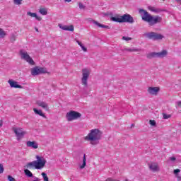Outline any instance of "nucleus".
<instances>
[{
  "instance_id": "nucleus-28",
  "label": "nucleus",
  "mask_w": 181,
  "mask_h": 181,
  "mask_svg": "<svg viewBox=\"0 0 181 181\" xmlns=\"http://www.w3.org/2000/svg\"><path fill=\"white\" fill-rule=\"evenodd\" d=\"M6 37V33L3 28H0V39H4Z\"/></svg>"
},
{
  "instance_id": "nucleus-24",
  "label": "nucleus",
  "mask_w": 181,
  "mask_h": 181,
  "mask_svg": "<svg viewBox=\"0 0 181 181\" xmlns=\"http://www.w3.org/2000/svg\"><path fill=\"white\" fill-rule=\"evenodd\" d=\"M87 166V158L86 157V154L83 155V162L79 165L80 169H84Z\"/></svg>"
},
{
  "instance_id": "nucleus-5",
  "label": "nucleus",
  "mask_w": 181,
  "mask_h": 181,
  "mask_svg": "<svg viewBox=\"0 0 181 181\" xmlns=\"http://www.w3.org/2000/svg\"><path fill=\"white\" fill-rule=\"evenodd\" d=\"M20 56H21V59H22V60H25V62H27V63H28L31 66H35V61H33L32 57H30V55H29V54H28V52H26L25 50H23V49H21L20 50Z\"/></svg>"
},
{
  "instance_id": "nucleus-34",
  "label": "nucleus",
  "mask_w": 181,
  "mask_h": 181,
  "mask_svg": "<svg viewBox=\"0 0 181 181\" xmlns=\"http://www.w3.org/2000/svg\"><path fill=\"white\" fill-rule=\"evenodd\" d=\"M122 40H125L126 42H128L129 40H132V38L131 37H125V36H123L122 37Z\"/></svg>"
},
{
  "instance_id": "nucleus-36",
  "label": "nucleus",
  "mask_w": 181,
  "mask_h": 181,
  "mask_svg": "<svg viewBox=\"0 0 181 181\" xmlns=\"http://www.w3.org/2000/svg\"><path fill=\"white\" fill-rule=\"evenodd\" d=\"M8 181H16V180L15 178H13V177L8 175Z\"/></svg>"
},
{
  "instance_id": "nucleus-35",
  "label": "nucleus",
  "mask_w": 181,
  "mask_h": 181,
  "mask_svg": "<svg viewBox=\"0 0 181 181\" xmlns=\"http://www.w3.org/2000/svg\"><path fill=\"white\" fill-rule=\"evenodd\" d=\"M175 107H176V108H181V100L177 101L175 103Z\"/></svg>"
},
{
  "instance_id": "nucleus-18",
  "label": "nucleus",
  "mask_w": 181,
  "mask_h": 181,
  "mask_svg": "<svg viewBox=\"0 0 181 181\" xmlns=\"http://www.w3.org/2000/svg\"><path fill=\"white\" fill-rule=\"evenodd\" d=\"M27 15L28 16H30L31 18H35L36 21H38V22H40L42 21V18L40 16H37V13H32L30 11L27 12Z\"/></svg>"
},
{
  "instance_id": "nucleus-48",
  "label": "nucleus",
  "mask_w": 181,
  "mask_h": 181,
  "mask_svg": "<svg viewBox=\"0 0 181 181\" xmlns=\"http://www.w3.org/2000/svg\"><path fill=\"white\" fill-rule=\"evenodd\" d=\"M0 19H1V16H0Z\"/></svg>"
},
{
  "instance_id": "nucleus-16",
  "label": "nucleus",
  "mask_w": 181,
  "mask_h": 181,
  "mask_svg": "<svg viewBox=\"0 0 181 181\" xmlns=\"http://www.w3.org/2000/svg\"><path fill=\"white\" fill-rule=\"evenodd\" d=\"M37 105H38V107L42 108V110H45V111H49V104H47V103L46 102L39 100L37 101Z\"/></svg>"
},
{
  "instance_id": "nucleus-17",
  "label": "nucleus",
  "mask_w": 181,
  "mask_h": 181,
  "mask_svg": "<svg viewBox=\"0 0 181 181\" xmlns=\"http://www.w3.org/2000/svg\"><path fill=\"white\" fill-rule=\"evenodd\" d=\"M26 145L28 148H33V149H37L39 148V144H37V142H36V141H28L26 142Z\"/></svg>"
},
{
  "instance_id": "nucleus-14",
  "label": "nucleus",
  "mask_w": 181,
  "mask_h": 181,
  "mask_svg": "<svg viewBox=\"0 0 181 181\" xmlns=\"http://www.w3.org/2000/svg\"><path fill=\"white\" fill-rule=\"evenodd\" d=\"M8 84L11 88H23V86L19 85V82L9 79L8 81Z\"/></svg>"
},
{
  "instance_id": "nucleus-6",
  "label": "nucleus",
  "mask_w": 181,
  "mask_h": 181,
  "mask_svg": "<svg viewBox=\"0 0 181 181\" xmlns=\"http://www.w3.org/2000/svg\"><path fill=\"white\" fill-rule=\"evenodd\" d=\"M66 120L69 122L81 118V114L78 112L71 110L66 114Z\"/></svg>"
},
{
  "instance_id": "nucleus-20",
  "label": "nucleus",
  "mask_w": 181,
  "mask_h": 181,
  "mask_svg": "<svg viewBox=\"0 0 181 181\" xmlns=\"http://www.w3.org/2000/svg\"><path fill=\"white\" fill-rule=\"evenodd\" d=\"M92 23H93V25H95L96 26H98V28H102L103 29H110V27H108V25L101 24L94 20H92Z\"/></svg>"
},
{
  "instance_id": "nucleus-1",
  "label": "nucleus",
  "mask_w": 181,
  "mask_h": 181,
  "mask_svg": "<svg viewBox=\"0 0 181 181\" xmlns=\"http://www.w3.org/2000/svg\"><path fill=\"white\" fill-rule=\"evenodd\" d=\"M103 138V132L98 129H93L90 131L86 136L84 137L85 141L90 142V145H98L100 141Z\"/></svg>"
},
{
  "instance_id": "nucleus-12",
  "label": "nucleus",
  "mask_w": 181,
  "mask_h": 181,
  "mask_svg": "<svg viewBox=\"0 0 181 181\" xmlns=\"http://www.w3.org/2000/svg\"><path fill=\"white\" fill-rule=\"evenodd\" d=\"M148 168L151 172H159L160 168H159V164L156 162H152L148 163Z\"/></svg>"
},
{
  "instance_id": "nucleus-37",
  "label": "nucleus",
  "mask_w": 181,
  "mask_h": 181,
  "mask_svg": "<svg viewBox=\"0 0 181 181\" xmlns=\"http://www.w3.org/2000/svg\"><path fill=\"white\" fill-rule=\"evenodd\" d=\"M78 6L80 9H84L86 7L84 6V5L83 4V3H79L78 4Z\"/></svg>"
},
{
  "instance_id": "nucleus-41",
  "label": "nucleus",
  "mask_w": 181,
  "mask_h": 181,
  "mask_svg": "<svg viewBox=\"0 0 181 181\" xmlns=\"http://www.w3.org/2000/svg\"><path fill=\"white\" fill-rule=\"evenodd\" d=\"M170 160L175 161V160H176V158L175 157H170Z\"/></svg>"
},
{
  "instance_id": "nucleus-10",
  "label": "nucleus",
  "mask_w": 181,
  "mask_h": 181,
  "mask_svg": "<svg viewBox=\"0 0 181 181\" xmlns=\"http://www.w3.org/2000/svg\"><path fill=\"white\" fill-rule=\"evenodd\" d=\"M144 36L152 40H162V38L163 37V35L155 32L146 33H144Z\"/></svg>"
},
{
  "instance_id": "nucleus-30",
  "label": "nucleus",
  "mask_w": 181,
  "mask_h": 181,
  "mask_svg": "<svg viewBox=\"0 0 181 181\" xmlns=\"http://www.w3.org/2000/svg\"><path fill=\"white\" fill-rule=\"evenodd\" d=\"M15 40H16V35H15L14 34H12L10 37V42H11V43H13Z\"/></svg>"
},
{
  "instance_id": "nucleus-49",
  "label": "nucleus",
  "mask_w": 181,
  "mask_h": 181,
  "mask_svg": "<svg viewBox=\"0 0 181 181\" xmlns=\"http://www.w3.org/2000/svg\"><path fill=\"white\" fill-rule=\"evenodd\" d=\"M163 1H165V0H163Z\"/></svg>"
},
{
  "instance_id": "nucleus-4",
  "label": "nucleus",
  "mask_w": 181,
  "mask_h": 181,
  "mask_svg": "<svg viewBox=\"0 0 181 181\" xmlns=\"http://www.w3.org/2000/svg\"><path fill=\"white\" fill-rule=\"evenodd\" d=\"M81 83L83 86L87 87V86H88V78L90 77V74H91V69L90 68H83L81 70Z\"/></svg>"
},
{
  "instance_id": "nucleus-42",
  "label": "nucleus",
  "mask_w": 181,
  "mask_h": 181,
  "mask_svg": "<svg viewBox=\"0 0 181 181\" xmlns=\"http://www.w3.org/2000/svg\"><path fill=\"white\" fill-rule=\"evenodd\" d=\"M2 125H4V122H2V120H0V128L1 127H2Z\"/></svg>"
},
{
  "instance_id": "nucleus-15",
  "label": "nucleus",
  "mask_w": 181,
  "mask_h": 181,
  "mask_svg": "<svg viewBox=\"0 0 181 181\" xmlns=\"http://www.w3.org/2000/svg\"><path fill=\"white\" fill-rule=\"evenodd\" d=\"M58 26L62 30H67L68 32H74V26L71 25H64L63 24H58Z\"/></svg>"
},
{
  "instance_id": "nucleus-38",
  "label": "nucleus",
  "mask_w": 181,
  "mask_h": 181,
  "mask_svg": "<svg viewBox=\"0 0 181 181\" xmlns=\"http://www.w3.org/2000/svg\"><path fill=\"white\" fill-rule=\"evenodd\" d=\"M1 173H4V165L2 164H0V175Z\"/></svg>"
},
{
  "instance_id": "nucleus-40",
  "label": "nucleus",
  "mask_w": 181,
  "mask_h": 181,
  "mask_svg": "<svg viewBox=\"0 0 181 181\" xmlns=\"http://www.w3.org/2000/svg\"><path fill=\"white\" fill-rule=\"evenodd\" d=\"M31 181H40V178L37 177H33V180Z\"/></svg>"
},
{
  "instance_id": "nucleus-9",
  "label": "nucleus",
  "mask_w": 181,
  "mask_h": 181,
  "mask_svg": "<svg viewBox=\"0 0 181 181\" xmlns=\"http://www.w3.org/2000/svg\"><path fill=\"white\" fill-rule=\"evenodd\" d=\"M47 73V69L42 66H35L31 69L32 76H39L40 74H46Z\"/></svg>"
},
{
  "instance_id": "nucleus-39",
  "label": "nucleus",
  "mask_w": 181,
  "mask_h": 181,
  "mask_svg": "<svg viewBox=\"0 0 181 181\" xmlns=\"http://www.w3.org/2000/svg\"><path fill=\"white\" fill-rule=\"evenodd\" d=\"M180 173V169H175L174 170V174L175 175H177V173Z\"/></svg>"
},
{
  "instance_id": "nucleus-7",
  "label": "nucleus",
  "mask_w": 181,
  "mask_h": 181,
  "mask_svg": "<svg viewBox=\"0 0 181 181\" xmlns=\"http://www.w3.org/2000/svg\"><path fill=\"white\" fill-rule=\"evenodd\" d=\"M168 56V51L165 49L160 52H151L147 54V59H155L158 57V59H163V57H166Z\"/></svg>"
},
{
  "instance_id": "nucleus-33",
  "label": "nucleus",
  "mask_w": 181,
  "mask_h": 181,
  "mask_svg": "<svg viewBox=\"0 0 181 181\" xmlns=\"http://www.w3.org/2000/svg\"><path fill=\"white\" fill-rule=\"evenodd\" d=\"M149 124L151 125V127H156V122L155 120H149Z\"/></svg>"
},
{
  "instance_id": "nucleus-44",
  "label": "nucleus",
  "mask_w": 181,
  "mask_h": 181,
  "mask_svg": "<svg viewBox=\"0 0 181 181\" xmlns=\"http://www.w3.org/2000/svg\"><path fill=\"white\" fill-rule=\"evenodd\" d=\"M177 2H178L181 5V0H177Z\"/></svg>"
},
{
  "instance_id": "nucleus-46",
  "label": "nucleus",
  "mask_w": 181,
  "mask_h": 181,
  "mask_svg": "<svg viewBox=\"0 0 181 181\" xmlns=\"http://www.w3.org/2000/svg\"><path fill=\"white\" fill-rule=\"evenodd\" d=\"M132 127H134V124H132Z\"/></svg>"
},
{
  "instance_id": "nucleus-19",
  "label": "nucleus",
  "mask_w": 181,
  "mask_h": 181,
  "mask_svg": "<svg viewBox=\"0 0 181 181\" xmlns=\"http://www.w3.org/2000/svg\"><path fill=\"white\" fill-rule=\"evenodd\" d=\"M148 8L151 12H154V13H160V12H163V10H162V8L153 7V6H149L148 7Z\"/></svg>"
},
{
  "instance_id": "nucleus-21",
  "label": "nucleus",
  "mask_w": 181,
  "mask_h": 181,
  "mask_svg": "<svg viewBox=\"0 0 181 181\" xmlns=\"http://www.w3.org/2000/svg\"><path fill=\"white\" fill-rule=\"evenodd\" d=\"M123 52H129V53H132L134 52H141V49L139 48H135V47H132V48H128V47H125L122 49Z\"/></svg>"
},
{
  "instance_id": "nucleus-26",
  "label": "nucleus",
  "mask_w": 181,
  "mask_h": 181,
  "mask_svg": "<svg viewBox=\"0 0 181 181\" xmlns=\"http://www.w3.org/2000/svg\"><path fill=\"white\" fill-rule=\"evenodd\" d=\"M75 41L78 45V46H80V47L82 49L83 52H87V48L84 47V45H83L81 42L78 41V40L77 39H75Z\"/></svg>"
},
{
  "instance_id": "nucleus-2",
  "label": "nucleus",
  "mask_w": 181,
  "mask_h": 181,
  "mask_svg": "<svg viewBox=\"0 0 181 181\" xmlns=\"http://www.w3.org/2000/svg\"><path fill=\"white\" fill-rule=\"evenodd\" d=\"M139 13L140 14L141 18L144 22H148L150 26H153V25H156V23H159V22L162 21V18L159 16H152L148 11L144 10V8L139 9Z\"/></svg>"
},
{
  "instance_id": "nucleus-22",
  "label": "nucleus",
  "mask_w": 181,
  "mask_h": 181,
  "mask_svg": "<svg viewBox=\"0 0 181 181\" xmlns=\"http://www.w3.org/2000/svg\"><path fill=\"white\" fill-rule=\"evenodd\" d=\"M110 21L112 22H117L118 23H122L121 16L116 15L114 17H111Z\"/></svg>"
},
{
  "instance_id": "nucleus-32",
  "label": "nucleus",
  "mask_w": 181,
  "mask_h": 181,
  "mask_svg": "<svg viewBox=\"0 0 181 181\" xmlns=\"http://www.w3.org/2000/svg\"><path fill=\"white\" fill-rule=\"evenodd\" d=\"M22 1L23 0H13L14 5H22Z\"/></svg>"
},
{
  "instance_id": "nucleus-25",
  "label": "nucleus",
  "mask_w": 181,
  "mask_h": 181,
  "mask_svg": "<svg viewBox=\"0 0 181 181\" xmlns=\"http://www.w3.org/2000/svg\"><path fill=\"white\" fill-rule=\"evenodd\" d=\"M39 13H40V15L45 16L47 15V8L45 7H40L39 9Z\"/></svg>"
},
{
  "instance_id": "nucleus-47",
  "label": "nucleus",
  "mask_w": 181,
  "mask_h": 181,
  "mask_svg": "<svg viewBox=\"0 0 181 181\" xmlns=\"http://www.w3.org/2000/svg\"><path fill=\"white\" fill-rule=\"evenodd\" d=\"M180 179L181 180V177H180Z\"/></svg>"
},
{
  "instance_id": "nucleus-27",
  "label": "nucleus",
  "mask_w": 181,
  "mask_h": 181,
  "mask_svg": "<svg viewBox=\"0 0 181 181\" xmlns=\"http://www.w3.org/2000/svg\"><path fill=\"white\" fill-rule=\"evenodd\" d=\"M24 173L25 176H28V177H33V174L28 169L24 170Z\"/></svg>"
},
{
  "instance_id": "nucleus-45",
  "label": "nucleus",
  "mask_w": 181,
  "mask_h": 181,
  "mask_svg": "<svg viewBox=\"0 0 181 181\" xmlns=\"http://www.w3.org/2000/svg\"><path fill=\"white\" fill-rule=\"evenodd\" d=\"M36 32H39V29L35 28Z\"/></svg>"
},
{
  "instance_id": "nucleus-31",
  "label": "nucleus",
  "mask_w": 181,
  "mask_h": 181,
  "mask_svg": "<svg viewBox=\"0 0 181 181\" xmlns=\"http://www.w3.org/2000/svg\"><path fill=\"white\" fill-rule=\"evenodd\" d=\"M172 115H168L166 113H163V119H168V118H170Z\"/></svg>"
},
{
  "instance_id": "nucleus-3",
  "label": "nucleus",
  "mask_w": 181,
  "mask_h": 181,
  "mask_svg": "<svg viewBox=\"0 0 181 181\" xmlns=\"http://www.w3.org/2000/svg\"><path fill=\"white\" fill-rule=\"evenodd\" d=\"M35 160L28 163L25 168L27 169H37V170H42L45 166H46L47 160L43 156H36Z\"/></svg>"
},
{
  "instance_id": "nucleus-43",
  "label": "nucleus",
  "mask_w": 181,
  "mask_h": 181,
  "mask_svg": "<svg viewBox=\"0 0 181 181\" xmlns=\"http://www.w3.org/2000/svg\"><path fill=\"white\" fill-rule=\"evenodd\" d=\"M64 2H68V3L71 2V0H64Z\"/></svg>"
},
{
  "instance_id": "nucleus-29",
  "label": "nucleus",
  "mask_w": 181,
  "mask_h": 181,
  "mask_svg": "<svg viewBox=\"0 0 181 181\" xmlns=\"http://www.w3.org/2000/svg\"><path fill=\"white\" fill-rule=\"evenodd\" d=\"M41 175L43 177L44 181H49V177H47V174H46L45 173H42Z\"/></svg>"
},
{
  "instance_id": "nucleus-8",
  "label": "nucleus",
  "mask_w": 181,
  "mask_h": 181,
  "mask_svg": "<svg viewBox=\"0 0 181 181\" xmlns=\"http://www.w3.org/2000/svg\"><path fill=\"white\" fill-rule=\"evenodd\" d=\"M14 134H16L17 141H21L26 135V131L23 130V128L14 127L13 129Z\"/></svg>"
},
{
  "instance_id": "nucleus-13",
  "label": "nucleus",
  "mask_w": 181,
  "mask_h": 181,
  "mask_svg": "<svg viewBox=\"0 0 181 181\" xmlns=\"http://www.w3.org/2000/svg\"><path fill=\"white\" fill-rule=\"evenodd\" d=\"M147 91L151 95H158V94L159 93V91H160V88H159V87H148Z\"/></svg>"
},
{
  "instance_id": "nucleus-23",
  "label": "nucleus",
  "mask_w": 181,
  "mask_h": 181,
  "mask_svg": "<svg viewBox=\"0 0 181 181\" xmlns=\"http://www.w3.org/2000/svg\"><path fill=\"white\" fill-rule=\"evenodd\" d=\"M33 111L35 115H40V117H43V118H46V115L43 114V112L40 110H37L36 107L33 108Z\"/></svg>"
},
{
  "instance_id": "nucleus-11",
  "label": "nucleus",
  "mask_w": 181,
  "mask_h": 181,
  "mask_svg": "<svg viewBox=\"0 0 181 181\" xmlns=\"http://www.w3.org/2000/svg\"><path fill=\"white\" fill-rule=\"evenodd\" d=\"M122 23H134V17L131 15L126 13L123 16H121Z\"/></svg>"
}]
</instances>
